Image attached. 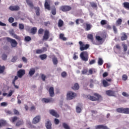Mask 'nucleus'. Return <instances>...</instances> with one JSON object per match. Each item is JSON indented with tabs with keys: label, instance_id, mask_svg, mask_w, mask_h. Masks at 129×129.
Masks as SVG:
<instances>
[{
	"label": "nucleus",
	"instance_id": "1",
	"mask_svg": "<svg viewBox=\"0 0 129 129\" xmlns=\"http://www.w3.org/2000/svg\"><path fill=\"white\" fill-rule=\"evenodd\" d=\"M44 34L42 38V41H47L48 39H49V37H50V32L48 30H45V31L43 28H40L38 31V35H43Z\"/></svg>",
	"mask_w": 129,
	"mask_h": 129
},
{
	"label": "nucleus",
	"instance_id": "2",
	"mask_svg": "<svg viewBox=\"0 0 129 129\" xmlns=\"http://www.w3.org/2000/svg\"><path fill=\"white\" fill-rule=\"evenodd\" d=\"M26 3L27 5L31 8V9H34L36 11V15L38 17L40 16V8L34 7V4H33V2L31 1L30 0H26Z\"/></svg>",
	"mask_w": 129,
	"mask_h": 129
},
{
	"label": "nucleus",
	"instance_id": "3",
	"mask_svg": "<svg viewBox=\"0 0 129 129\" xmlns=\"http://www.w3.org/2000/svg\"><path fill=\"white\" fill-rule=\"evenodd\" d=\"M94 96L89 95L87 96V98L92 101H97L101 98V96L97 93L94 94Z\"/></svg>",
	"mask_w": 129,
	"mask_h": 129
},
{
	"label": "nucleus",
	"instance_id": "4",
	"mask_svg": "<svg viewBox=\"0 0 129 129\" xmlns=\"http://www.w3.org/2000/svg\"><path fill=\"white\" fill-rule=\"evenodd\" d=\"M77 96V94L76 93L73 92L72 91L68 92L67 94V99L68 100H72L74 98H75Z\"/></svg>",
	"mask_w": 129,
	"mask_h": 129
},
{
	"label": "nucleus",
	"instance_id": "5",
	"mask_svg": "<svg viewBox=\"0 0 129 129\" xmlns=\"http://www.w3.org/2000/svg\"><path fill=\"white\" fill-rule=\"evenodd\" d=\"M80 57L83 61L87 62L88 61V52L87 51H83L80 54Z\"/></svg>",
	"mask_w": 129,
	"mask_h": 129
},
{
	"label": "nucleus",
	"instance_id": "6",
	"mask_svg": "<svg viewBox=\"0 0 129 129\" xmlns=\"http://www.w3.org/2000/svg\"><path fill=\"white\" fill-rule=\"evenodd\" d=\"M6 39L7 41L10 43L13 48H16V47L18 46V42H17V41H16V40L13 39L10 37H7Z\"/></svg>",
	"mask_w": 129,
	"mask_h": 129
},
{
	"label": "nucleus",
	"instance_id": "7",
	"mask_svg": "<svg viewBox=\"0 0 129 129\" xmlns=\"http://www.w3.org/2000/svg\"><path fill=\"white\" fill-rule=\"evenodd\" d=\"M116 112L119 113L129 114V108H118L116 109Z\"/></svg>",
	"mask_w": 129,
	"mask_h": 129
},
{
	"label": "nucleus",
	"instance_id": "8",
	"mask_svg": "<svg viewBox=\"0 0 129 129\" xmlns=\"http://www.w3.org/2000/svg\"><path fill=\"white\" fill-rule=\"evenodd\" d=\"M79 44L80 46V50L81 51H84V50H87V49H88L90 46L89 44H88L84 45V43H83L82 41H79Z\"/></svg>",
	"mask_w": 129,
	"mask_h": 129
},
{
	"label": "nucleus",
	"instance_id": "9",
	"mask_svg": "<svg viewBox=\"0 0 129 129\" xmlns=\"http://www.w3.org/2000/svg\"><path fill=\"white\" fill-rule=\"evenodd\" d=\"M51 0H45L44 3V8L48 11H51Z\"/></svg>",
	"mask_w": 129,
	"mask_h": 129
},
{
	"label": "nucleus",
	"instance_id": "10",
	"mask_svg": "<svg viewBox=\"0 0 129 129\" xmlns=\"http://www.w3.org/2000/svg\"><path fill=\"white\" fill-rule=\"evenodd\" d=\"M60 9L62 12H69L72 10V8L69 6H62L60 7Z\"/></svg>",
	"mask_w": 129,
	"mask_h": 129
},
{
	"label": "nucleus",
	"instance_id": "11",
	"mask_svg": "<svg viewBox=\"0 0 129 129\" xmlns=\"http://www.w3.org/2000/svg\"><path fill=\"white\" fill-rule=\"evenodd\" d=\"M25 74H26V71L25 70H20L17 72V76L19 78H22Z\"/></svg>",
	"mask_w": 129,
	"mask_h": 129
},
{
	"label": "nucleus",
	"instance_id": "12",
	"mask_svg": "<svg viewBox=\"0 0 129 129\" xmlns=\"http://www.w3.org/2000/svg\"><path fill=\"white\" fill-rule=\"evenodd\" d=\"M105 93L108 96H115V91L109 90L106 91Z\"/></svg>",
	"mask_w": 129,
	"mask_h": 129
},
{
	"label": "nucleus",
	"instance_id": "13",
	"mask_svg": "<svg viewBox=\"0 0 129 129\" xmlns=\"http://www.w3.org/2000/svg\"><path fill=\"white\" fill-rule=\"evenodd\" d=\"M50 114L52 115V116H54L55 117H59V115L58 113L54 109H50L49 110Z\"/></svg>",
	"mask_w": 129,
	"mask_h": 129
},
{
	"label": "nucleus",
	"instance_id": "14",
	"mask_svg": "<svg viewBox=\"0 0 129 129\" xmlns=\"http://www.w3.org/2000/svg\"><path fill=\"white\" fill-rule=\"evenodd\" d=\"M40 120H41V116L40 115H37L33 118L32 122L34 124H36L38 123V122H39Z\"/></svg>",
	"mask_w": 129,
	"mask_h": 129
},
{
	"label": "nucleus",
	"instance_id": "15",
	"mask_svg": "<svg viewBox=\"0 0 129 129\" xmlns=\"http://www.w3.org/2000/svg\"><path fill=\"white\" fill-rule=\"evenodd\" d=\"M42 102H44L45 103H49V102H52L54 101L53 98H42L41 100Z\"/></svg>",
	"mask_w": 129,
	"mask_h": 129
},
{
	"label": "nucleus",
	"instance_id": "16",
	"mask_svg": "<svg viewBox=\"0 0 129 129\" xmlns=\"http://www.w3.org/2000/svg\"><path fill=\"white\" fill-rule=\"evenodd\" d=\"M49 95L51 97H53L55 96V93H54V87H50L48 90Z\"/></svg>",
	"mask_w": 129,
	"mask_h": 129
},
{
	"label": "nucleus",
	"instance_id": "17",
	"mask_svg": "<svg viewBox=\"0 0 129 129\" xmlns=\"http://www.w3.org/2000/svg\"><path fill=\"white\" fill-rule=\"evenodd\" d=\"M47 51V48L42 47L41 49H37L36 50V53L37 54H42V53H44Z\"/></svg>",
	"mask_w": 129,
	"mask_h": 129
},
{
	"label": "nucleus",
	"instance_id": "18",
	"mask_svg": "<svg viewBox=\"0 0 129 129\" xmlns=\"http://www.w3.org/2000/svg\"><path fill=\"white\" fill-rule=\"evenodd\" d=\"M10 35H12V37H14L15 39L18 40V41H21V37L18 36L17 34H15L14 32L11 31L10 32Z\"/></svg>",
	"mask_w": 129,
	"mask_h": 129
},
{
	"label": "nucleus",
	"instance_id": "19",
	"mask_svg": "<svg viewBox=\"0 0 129 129\" xmlns=\"http://www.w3.org/2000/svg\"><path fill=\"white\" fill-rule=\"evenodd\" d=\"M9 10H10V11H19L20 10V7H19L18 6H11L9 7Z\"/></svg>",
	"mask_w": 129,
	"mask_h": 129
},
{
	"label": "nucleus",
	"instance_id": "20",
	"mask_svg": "<svg viewBox=\"0 0 129 129\" xmlns=\"http://www.w3.org/2000/svg\"><path fill=\"white\" fill-rule=\"evenodd\" d=\"M87 38L88 39H89V40H91V42H92V44H93L94 45H95V41H94V39H93V35L92 34H89L87 35Z\"/></svg>",
	"mask_w": 129,
	"mask_h": 129
},
{
	"label": "nucleus",
	"instance_id": "21",
	"mask_svg": "<svg viewBox=\"0 0 129 129\" xmlns=\"http://www.w3.org/2000/svg\"><path fill=\"white\" fill-rule=\"evenodd\" d=\"M79 106H81V104L79 103V105L76 106V110L77 113H80L81 111H82V109H81V108Z\"/></svg>",
	"mask_w": 129,
	"mask_h": 129
},
{
	"label": "nucleus",
	"instance_id": "22",
	"mask_svg": "<svg viewBox=\"0 0 129 129\" xmlns=\"http://www.w3.org/2000/svg\"><path fill=\"white\" fill-rule=\"evenodd\" d=\"M52 123H51V121H48L46 124H45V126L47 129H52Z\"/></svg>",
	"mask_w": 129,
	"mask_h": 129
},
{
	"label": "nucleus",
	"instance_id": "23",
	"mask_svg": "<svg viewBox=\"0 0 129 129\" xmlns=\"http://www.w3.org/2000/svg\"><path fill=\"white\" fill-rule=\"evenodd\" d=\"M35 72L36 70H35V68H32L30 69L29 74L30 76H33V75L35 74Z\"/></svg>",
	"mask_w": 129,
	"mask_h": 129
},
{
	"label": "nucleus",
	"instance_id": "24",
	"mask_svg": "<svg viewBox=\"0 0 129 129\" xmlns=\"http://www.w3.org/2000/svg\"><path fill=\"white\" fill-rule=\"evenodd\" d=\"M5 125H7V121L5 120H0V128L2 127V126H5Z\"/></svg>",
	"mask_w": 129,
	"mask_h": 129
},
{
	"label": "nucleus",
	"instance_id": "25",
	"mask_svg": "<svg viewBox=\"0 0 129 129\" xmlns=\"http://www.w3.org/2000/svg\"><path fill=\"white\" fill-rule=\"evenodd\" d=\"M37 27H33L30 30V33L31 34H32V35H35L36 33H37Z\"/></svg>",
	"mask_w": 129,
	"mask_h": 129
},
{
	"label": "nucleus",
	"instance_id": "26",
	"mask_svg": "<svg viewBox=\"0 0 129 129\" xmlns=\"http://www.w3.org/2000/svg\"><path fill=\"white\" fill-rule=\"evenodd\" d=\"M72 89H73V90H78V89H79V88H80L79 85L78 84V83H76L72 87Z\"/></svg>",
	"mask_w": 129,
	"mask_h": 129
},
{
	"label": "nucleus",
	"instance_id": "27",
	"mask_svg": "<svg viewBox=\"0 0 129 129\" xmlns=\"http://www.w3.org/2000/svg\"><path fill=\"white\" fill-rule=\"evenodd\" d=\"M58 27L61 28L64 26V22L62 21V19H59L58 22Z\"/></svg>",
	"mask_w": 129,
	"mask_h": 129
},
{
	"label": "nucleus",
	"instance_id": "28",
	"mask_svg": "<svg viewBox=\"0 0 129 129\" xmlns=\"http://www.w3.org/2000/svg\"><path fill=\"white\" fill-rule=\"evenodd\" d=\"M127 39V35L125 33H123V35L121 37V41H125Z\"/></svg>",
	"mask_w": 129,
	"mask_h": 129
},
{
	"label": "nucleus",
	"instance_id": "29",
	"mask_svg": "<svg viewBox=\"0 0 129 129\" xmlns=\"http://www.w3.org/2000/svg\"><path fill=\"white\" fill-rule=\"evenodd\" d=\"M59 39L62 41H67V38L64 37V34L63 33L59 34Z\"/></svg>",
	"mask_w": 129,
	"mask_h": 129
},
{
	"label": "nucleus",
	"instance_id": "30",
	"mask_svg": "<svg viewBox=\"0 0 129 129\" xmlns=\"http://www.w3.org/2000/svg\"><path fill=\"white\" fill-rule=\"evenodd\" d=\"M122 6L124 9H126L127 10H129V3L128 2H124L122 4Z\"/></svg>",
	"mask_w": 129,
	"mask_h": 129
},
{
	"label": "nucleus",
	"instance_id": "31",
	"mask_svg": "<svg viewBox=\"0 0 129 129\" xmlns=\"http://www.w3.org/2000/svg\"><path fill=\"white\" fill-rule=\"evenodd\" d=\"M10 120L11 121V122H16V121L18 120V117L16 116L12 117L10 118Z\"/></svg>",
	"mask_w": 129,
	"mask_h": 129
},
{
	"label": "nucleus",
	"instance_id": "32",
	"mask_svg": "<svg viewBox=\"0 0 129 129\" xmlns=\"http://www.w3.org/2000/svg\"><path fill=\"white\" fill-rule=\"evenodd\" d=\"M86 26L85 28L86 31H90V30H91V28H92V25L87 23L86 24Z\"/></svg>",
	"mask_w": 129,
	"mask_h": 129
},
{
	"label": "nucleus",
	"instance_id": "33",
	"mask_svg": "<svg viewBox=\"0 0 129 129\" xmlns=\"http://www.w3.org/2000/svg\"><path fill=\"white\" fill-rule=\"evenodd\" d=\"M52 62L54 65H57L58 64V58H57V57L55 56H54L52 58Z\"/></svg>",
	"mask_w": 129,
	"mask_h": 129
},
{
	"label": "nucleus",
	"instance_id": "34",
	"mask_svg": "<svg viewBox=\"0 0 129 129\" xmlns=\"http://www.w3.org/2000/svg\"><path fill=\"white\" fill-rule=\"evenodd\" d=\"M39 58L41 59V60H45V59H47V54H41L39 55Z\"/></svg>",
	"mask_w": 129,
	"mask_h": 129
},
{
	"label": "nucleus",
	"instance_id": "35",
	"mask_svg": "<svg viewBox=\"0 0 129 129\" xmlns=\"http://www.w3.org/2000/svg\"><path fill=\"white\" fill-rule=\"evenodd\" d=\"M122 23V20L120 18L118 19V20L116 21V24L117 26H119L121 25Z\"/></svg>",
	"mask_w": 129,
	"mask_h": 129
},
{
	"label": "nucleus",
	"instance_id": "36",
	"mask_svg": "<svg viewBox=\"0 0 129 129\" xmlns=\"http://www.w3.org/2000/svg\"><path fill=\"white\" fill-rule=\"evenodd\" d=\"M51 14L53 16H55L57 14V11L56 10V7H54L51 10Z\"/></svg>",
	"mask_w": 129,
	"mask_h": 129
},
{
	"label": "nucleus",
	"instance_id": "37",
	"mask_svg": "<svg viewBox=\"0 0 129 129\" xmlns=\"http://www.w3.org/2000/svg\"><path fill=\"white\" fill-rule=\"evenodd\" d=\"M98 64L99 66H101L103 64V60L101 58H99L98 59Z\"/></svg>",
	"mask_w": 129,
	"mask_h": 129
},
{
	"label": "nucleus",
	"instance_id": "38",
	"mask_svg": "<svg viewBox=\"0 0 129 129\" xmlns=\"http://www.w3.org/2000/svg\"><path fill=\"white\" fill-rule=\"evenodd\" d=\"M103 85L104 87H107V86H109L110 84L105 80H103Z\"/></svg>",
	"mask_w": 129,
	"mask_h": 129
},
{
	"label": "nucleus",
	"instance_id": "39",
	"mask_svg": "<svg viewBox=\"0 0 129 129\" xmlns=\"http://www.w3.org/2000/svg\"><path fill=\"white\" fill-rule=\"evenodd\" d=\"M24 122L22 120H19L18 122H16V126H20V125H22L23 124Z\"/></svg>",
	"mask_w": 129,
	"mask_h": 129
},
{
	"label": "nucleus",
	"instance_id": "40",
	"mask_svg": "<svg viewBox=\"0 0 129 129\" xmlns=\"http://www.w3.org/2000/svg\"><path fill=\"white\" fill-rule=\"evenodd\" d=\"M96 40H97L98 42H99L100 43L101 42L102 40H103V39L99 36H96Z\"/></svg>",
	"mask_w": 129,
	"mask_h": 129
},
{
	"label": "nucleus",
	"instance_id": "41",
	"mask_svg": "<svg viewBox=\"0 0 129 129\" xmlns=\"http://www.w3.org/2000/svg\"><path fill=\"white\" fill-rule=\"evenodd\" d=\"M5 69H6V67H5V66L1 67V68H0V74H2L4 72H5Z\"/></svg>",
	"mask_w": 129,
	"mask_h": 129
},
{
	"label": "nucleus",
	"instance_id": "42",
	"mask_svg": "<svg viewBox=\"0 0 129 129\" xmlns=\"http://www.w3.org/2000/svg\"><path fill=\"white\" fill-rule=\"evenodd\" d=\"M122 46L123 48V51L126 52V51H127V45L125 44H122Z\"/></svg>",
	"mask_w": 129,
	"mask_h": 129
},
{
	"label": "nucleus",
	"instance_id": "43",
	"mask_svg": "<svg viewBox=\"0 0 129 129\" xmlns=\"http://www.w3.org/2000/svg\"><path fill=\"white\" fill-rule=\"evenodd\" d=\"M25 42H30V41H32V38L30 36H26L24 39Z\"/></svg>",
	"mask_w": 129,
	"mask_h": 129
},
{
	"label": "nucleus",
	"instance_id": "44",
	"mask_svg": "<svg viewBox=\"0 0 129 129\" xmlns=\"http://www.w3.org/2000/svg\"><path fill=\"white\" fill-rule=\"evenodd\" d=\"M62 126L64 127L65 129H70V127L68 124H67L66 123H62Z\"/></svg>",
	"mask_w": 129,
	"mask_h": 129
},
{
	"label": "nucleus",
	"instance_id": "45",
	"mask_svg": "<svg viewBox=\"0 0 129 129\" xmlns=\"http://www.w3.org/2000/svg\"><path fill=\"white\" fill-rule=\"evenodd\" d=\"M114 49H117V50H120V49H121V47L120 46V45H119V44H117L114 47Z\"/></svg>",
	"mask_w": 129,
	"mask_h": 129
},
{
	"label": "nucleus",
	"instance_id": "46",
	"mask_svg": "<svg viewBox=\"0 0 129 129\" xmlns=\"http://www.w3.org/2000/svg\"><path fill=\"white\" fill-rule=\"evenodd\" d=\"M13 112L15 115H20V112L16 109H13Z\"/></svg>",
	"mask_w": 129,
	"mask_h": 129
},
{
	"label": "nucleus",
	"instance_id": "47",
	"mask_svg": "<svg viewBox=\"0 0 129 129\" xmlns=\"http://www.w3.org/2000/svg\"><path fill=\"white\" fill-rule=\"evenodd\" d=\"M2 59H3L4 61H6L7 59H8V55L6 54H3L2 56Z\"/></svg>",
	"mask_w": 129,
	"mask_h": 129
},
{
	"label": "nucleus",
	"instance_id": "48",
	"mask_svg": "<svg viewBox=\"0 0 129 129\" xmlns=\"http://www.w3.org/2000/svg\"><path fill=\"white\" fill-rule=\"evenodd\" d=\"M77 54H78V52H74L73 56L74 60H77V58H78V55H77Z\"/></svg>",
	"mask_w": 129,
	"mask_h": 129
},
{
	"label": "nucleus",
	"instance_id": "49",
	"mask_svg": "<svg viewBox=\"0 0 129 129\" xmlns=\"http://www.w3.org/2000/svg\"><path fill=\"white\" fill-rule=\"evenodd\" d=\"M91 6L92 8H97V4L94 2H92L91 3Z\"/></svg>",
	"mask_w": 129,
	"mask_h": 129
},
{
	"label": "nucleus",
	"instance_id": "50",
	"mask_svg": "<svg viewBox=\"0 0 129 129\" xmlns=\"http://www.w3.org/2000/svg\"><path fill=\"white\" fill-rule=\"evenodd\" d=\"M18 60V56H14L11 59L12 62H16Z\"/></svg>",
	"mask_w": 129,
	"mask_h": 129
},
{
	"label": "nucleus",
	"instance_id": "51",
	"mask_svg": "<svg viewBox=\"0 0 129 129\" xmlns=\"http://www.w3.org/2000/svg\"><path fill=\"white\" fill-rule=\"evenodd\" d=\"M122 79L124 81H126V80H127V76H126V75H123Z\"/></svg>",
	"mask_w": 129,
	"mask_h": 129
},
{
	"label": "nucleus",
	"instance_id": "52",
	"mask_svg": "<svg viewBox=\"0 0 129 129\" xmlns=\"http://www.w3.org/2000/svg\"><path fill=\"white\" fill-rule=\"evenodd\" d=\"M41 77L42 80V81H46V77L44 74H41Z\"/></svg>",
	"mask_w": 129,
	"mask_h": 129
},
{
	"label": "nucleus",
	"instance_id": "53",
	"mask_svg": "<svg viewBox=\"0 0 129 129\" xmlns=\"http://www.w3.org/2000/svg\"><path fill=\"white\" fill-rule=\"evenodd\" d=\"M9 23H14V22L15 21V19H14V18L13 17H10L9 18V20H8Z\"/></svg>",
	"mask_w": 129,
	"mask_h": 129
},
{
	"label": "nucleus",
	"instance_id": "54",
	"mask_svg": "<svg viewBox=\"0 0 129 129\" xmlns=\"http://www.w3.org/2000/svg\"><path fill=\"white\" fill-rule=\"evenodd\" d=\"M19 29L20 30H24L25 29V26L23 24H19Z\"/></svg>",
	"mask_w": 129,
	"mask_h": 129
},
{
	"label": "nucleus",
	"instance_id": "55",
	"mask_svg": "<svg viewBox=\"0 0 129 129\" xmlns=\"http://www.w3.org/2000/svg\"><path fill=\"white\" fill-rule=\"evenodd\" d=\"M79 21H81V23H83L84 21L82 19H77L76 20V24L77 25H79Z\"/></svg>",
	"mask_w": 129,
	"mask_h": 129
},
{
	"label": "nucleus",
	"instance_id": "56",
	"mask_svg": "<svg viewBox=\"0 0 129 129\" xmlns=\"http://www.w3.org/2000/svg\"><path fill=\"white\" fill-rule=\"evenodd\" d=\"M87 72H88V70L87 69H83L82 71V74H86V73H87Z\"/></svg>",
	"mask_w": 129,
	"mask_h": 129
},
{
	"label": "nucleus",
	"instance_id": "57",
	"mask_svg": "<svg viewBox=\"0 0 129 129\" xmlns=\"http://www.w3.org/2000/svg\"><path fill=\"white\" fill-rule=\"evenodd\" d=\"M13 93H14V91L10 90L8 95V97H11V96H12V95H13Z\"/></svg>",
	"mask_w": 129,
	"mask_h": 129
},
{
	"label": "nucleus",
	"instance_id": "58",
	"mask_svg": "<svg viewBox=\"0 0 129 129\" xmlns=\"http://www.w3.org/2000/svg\"><path fill=\"white\" fill-rule=\"evenodd\" d=\"M22 61L24 62V63H28V59L25 56L22 57Z\"/></svg>",
	"mask_w": 129,
	"mask_h": 129
},
{
	"label": "nucleus",
	"instance_id": "59",
	"mask_svg": "<svg viewBox=\"0 0 129 129\" xmlns=\"http://www.w3.org/2000/svg\"><path fill=\"white\" fill-rule=\"evenodd\" d=\"M54 122L55 123V124H58L59 123V122H60V121L59 120V119H57V118H55L54 120Z\"/></svg>",
	"mask_w": 129,
	"mask_h": 129
},
{
	"label": "nucleus",
	"instance_id": "60",
	"mask_svg": "<svg viewBox=\"0 0 129 129\" xmlns=\"http://www.w3.org/2000/svg\"><path fill=\"white\" fill-rule=\"evenodd\" d=\"M6 113H7V114H13V112L11 110H5Z\"/></svg>",
	"mask_w": 129,
	"mask_h": 129
},
{
	"label": "nucleus",
	"instance_id": "61",
	"mask_svg": "<svg viewBox=\"0 0 129 129\" xmlns=\"http://www.w3.org/2000/svg\"><path fill=\"white\" fill-rule=\"evenodd\" d=\"M107 23H106V21L104 20H102L101 21V25H102V26L104 25H106Z\"/></svg>",
	"mask_w": 129,
	"mask_h": 129
},
{
	"label": "nucleus",
	"instance_id": "62",
	"mask_svg": "<svg viewBox=\"0 0 129 129\" xmlns=\"http://www.w3.org/2000/svg\"><path fill=\"white\" fill-rule=\"evenodd\" d=\"M1 106H8V103L4 102L1 103Z\"/></svg>",
	"mask_w": 129,
	"mask_h": 129
},
{
	"label": "nucleus",
	"instance_id": "63",
	"mask_svg": "<svg viewBox=\"0 0 129 129\" xmlns=\"http://www.w3.org/2000/svg\"><path fill=\"white\" fill-rule=\"evenodd\" d=\"M113 30L114 31V33H117V28L115 25L113 26Z\"/></svg>",
	"mask_w": 129,
	"mask_h": 129
},
{
	"label": "nucleus",
	"instance_id": "64",
	"mask_svg": "<svg viewBox=\"0 0 129 129\" xmlns=\"http://www.w3.org/2000/svg\"><path fill=\"white\" fill-rule=\"evenodd\" d=\"M61 76L62 77H66V76H67V73H66V72H63L61 73Z\"/></svg>",
	"mask_w": 129,
	"mask_h": 129
}]
</instances>
